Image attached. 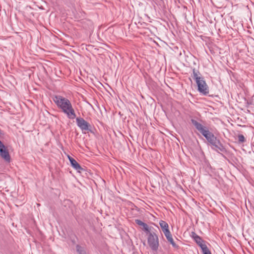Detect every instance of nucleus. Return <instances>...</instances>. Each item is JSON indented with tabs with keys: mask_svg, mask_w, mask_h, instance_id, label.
Listing matches in <instances>:
<instances>
[{
	"mask_svg": "<svg viewBox=\"0 0 254 254\" xmlns=\"http://www.w3.org/2000/svg\"><path fill=\"white\" fill-rule=\"evenodd\" d=\"M166 238L168 241L170 243V244L172 245V246L175 248H178L179 246L176 244L174 242V240L172 238V234L169 235L167 236H166Z\"/></svg>",
	"mask_w": 254,
	"mask_h": 254,
	"instance_id": "9d476101",
	"label": "nucleus"
},
{
	"mask_svg": "<svg viewBox=\"0 0 254 254\" xmlns=\"http://www.w3.org/2000/svg\"><path fill=\"white\" fill-rule=\"evenodd\" d=\"M162 231L164 233L165 237L171 234V232L169 230V228H166V229L162 230Z\"/></svg>",
	"mask_w": 254,
	"mask_h": 254,
	"instance_id": "dca6fc26",
	"label": "nucleus"
},
{
	"mask_svg": "<svg viewBox=\"0 0 254 254\" xmlns=\"http://www.w3.org/2000/svg\"><path fill=\"white\" fill-rule=\"evenodd\" d=\"M0 156L6 161L9 162L10 157L8 151L4 145L0 140Z\"/></svg>",
	"mask_w": 254,
	"mask_h": 254,
	"instance_id": "423d86ee",
	"label": "nucleus"
},
{
	"mask_svg": "<svg viewBox=\"0 0 254 254\" xmlns=\"http://www.w3.org/2000/svg\"><path fill=\"white\" fill-rule=\"evenodd\" d=\"M195 243L200 247L201 249L202 248H203V247L206 246V245L205 244H203L202 243L203 242V240L202 238L198 236L197 237H195V238L193 239Z\"/></svg>",
	"mask_w": 254,
	"mask_h": 254,
	"instance_id": "1a4fd4ad",
	"label": "nucleus"
},
{
	"mask_svg": "<svg viewBox=\"0 0 254 254\" xmlns=\"http://www.w3.org/2000/svg\"><path fill=\"white\" fill-rule=\"evenodd\" d=\"M197 86V91L203 95H207L209 93V87L204 78L196 82Z\"/></svg>",
	"mask_w": 254,
	"mask_h": 254,
	"instance_id": "20e7f679",
	"label": "nucleus"
},
{
	"mask_svg": "<svg viewBox=\"0 0 254 254\" xmlns=\"http://www.w3.org/2000/svg\"><path fill=\"white\" fill-rule=\"evenodd\" d=\"M197 235L194 232H192L191 233L190 236L194 239L195 238V237H197Z\"/></svg>",
	"mask_w": 254,
	"mask_h": 254,
	"instance_id": "a211bd4d",
	"label": "nucleus"
},
{
	"mask_svg": "<svg viewBox=\"0 0 254 254\" xmlns=\"http://www.w3.org/2000/svg\"><path fill=\"white\" fill-rule=\"evenodd\" d=\"M76 250L79 254H85V252L83 250V248L79 245L76 246Z\"/></svg>",
	"mask_w": 254,
	"mask_h": 254,
	"instance_id": "2eb2a0df",
	"label": "nucleus"
},
{
	"mask_svg": "<svg viewBox=\"0 0 254 254\" xmlns=\"http://www.w3.org/2000/svg\"><path fill=\"white\" fill-rule=\"evenodd\" d=\"M159 228L157 226V229H154L148 233L146 234L147 237V243L151 248L153 251H157L159 246V238L157 233Z\"/></svg>",
	"mask_w": 254,
	"mask_h": 254,
	"instance_id": "7ed1b4c3",
	"label": "nucleus"
},
{
	"mask_svg": "<svg viewBox=\"0 0 254 254\" xmlns=\"http://www.w3.org/2000/svg\"><path fill=\"white\" fill-rule=\"evenodd\" d=\"M190 122L196 129H197L210 143L212 149L215 150L218 153H219L220 151L223 153L227 152L226 149L221 143L220 140L218 139L212 132L209 131L208 127L203 126L193 119H191Z\"/></svg>",
	"mask_w": 254,
	"mask_h": 254,
	"instance_id": "f257e3e1",
	"label": "nucleus"
},
{
	"mask_svg": "<svg viewBox=\"0 0 254 254\" xmlns=\"http://www.w3.org/2000/svg\"><path fill=\"white\" fill-rule=\"evenodd\" d=\"M238 141L240 143H244L246 141V139L243 134H239L238 135Z\"/></svg>",
	"mask_w": 254,
	"mask_h": 254,
	"instance_id": "ddd939ff",
	"label": "nucleus"
},
{
	"mask_svg": "<svg viewBox=\"0 0 254 254\" xmlns=\"http://www.w3.org/2000/svg\"><path fill=\"white\" fill-rule=\"evenodd\" d=\"M192 77L193 79L195 80V82L199 81V80L203 78L201 74L198 69L195 68H192Z\"/></svg>",
	"mask_w": 254,
	"mask_h": 254,
	"instance_id": "6e6552de",
	"label": "nucleus"
},
{
	"mask_svg": "<svg viewBox=\"0 0 254 254\" xmlns=\"http://www.w3.org/2000/svg\"><path fill=\"white\" fill-rule=\"evenodd\" d=\"M203 254H211V252L209 251L207 246L203 247L201 249Z\"/></svg>",
	"mask_w": 254,
	"mask_h": 254,
	"instance_id": "4468645a",
	"label": "nucleus"
},
{
	"mask_svg": "<svg viewBox=\"0 0 254 254\" xmlns=\"http://www.w3.org/2000/svg\"><path fill=\"white\" fill-rule=\"evenodd\" d=\"M67 158L70 162L71 166L78 172L81 173L82 171L84 170V169L80 166L79 164L72 157L68 155Z\"/></svg>",
	"mask_w": 254,
	"mask_h": 254,
	"instance_id": "0eeeda50",
	"label": "nucleus"
},
{
	"mask_svg": "<svg viewBox=\"0 0 254 254\" xmlns=\"http://www.w3.org/2000/svg\"><path fill=\"white\" fill-rule=\"evenodd\" d=\"M53 101L69 119H74L76 117L74 110L68 99L60 95H56L53 98Z\"/></svg>",
	"mask_w": 254,
	"mask_h": 254,
	"instance_id": "f03ea898",
	"label": "nucleus"
},
{
	"mask_svg": "<svg viewBox=\"0 0 254 254\" xmlns=\"http://www.w3.org/2000/svg\"><path fill=\"white\" fill-rule=\"evenodd\" d=\"M76 122L77 126L81 129L82 131L91 130L90 127L91 125L82 118H77Z\"/></svg>",
	"mask_w": 254,
	"mask_h": 254,
	"instance_id": "39448f33",
	"label": "nucleus"
},
{
	"mask_svg": "<svg viewBox=\"0 0 254 254\" xmlns=\"http://www.w3.org/2000/svg\"><path fill=\"white\" fill-rule=\"evenodd\" d=\"M142 226V229L145 232L146 234L148 233L155 228L153 227H149L146 223H143Z\"/></svg>",
	"mask_w": 254,
	"mask_h": 254,
	"instance_id": "9b49d317",
	"label": "nucleus"
},
{
	"mask_svg": "<svg viewBox=\"0 0 254 254\" xmlns=\"http://www.w3.org/2000/svg\"><path fill=\"white\" fill-rule=\"evenodd\" d=\"M159 225L160 226V227H161L162 230H163L164 229H166V228H169V225H168V223L163 220L160 221Z\"/></svg>",
	"mask_w": 254,
	"mask_h": 254,
	"instance_id": "f8f14e48",
	"label": "nucleus"
},
{
	"mask_svg": "<svg viewBox=\"0 0 254 254\" xmlns=\"http://www.w3.org/2000/svg\"><path fill=\"white\" fill-rule=\"evenodd\" d=\"M135 222L136 224H137L139 226H142L144 223L143 222H142L141 220H140L139 219H135Z\"/></svg>",
	"mask_w": 254,
	"mask_h": 254,
	"instance_id": "f3484780",
	"label": "nucleus"
}]
</instances>
